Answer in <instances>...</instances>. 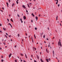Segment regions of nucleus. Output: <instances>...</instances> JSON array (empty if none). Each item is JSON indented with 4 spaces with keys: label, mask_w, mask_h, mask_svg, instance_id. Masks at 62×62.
Masks as SVG:
<instances>
[{
    "label": "nucleus",
    "mask_w": 62,
    "mask_h": 62,
    "mask_svg": "<svg viewBox=\"0 0 62 62\" xmlns=\"http://www.w3.org/2000/svg\"><path fill=\"white\" fill-rule=\"evenodd\" d=\"M58 2H56V5H57V4H58Z\"/></svg>",
    "instance_id": "obj_28"
},
{
    "label": "nucleus",
    "mask_w": 62,
    "mask_h": 62,
    "mask_svg": "<svg viewBox=\"0 0 62 62\" xmlns=\"http://www.w3.org/2000/svg\"><path fill=\"white\" fill-rule=\"evenodd\" d=\"M22 7L23 8H26V7H25V6L24 5H22Z\"/></svg>",
    "instance_id": "obj_2"
},
{
    "label": "nucleus",
    "mask_w": 62,
    "mask_h": 62,
    "mask_svg": "<svg viewBox=\"0 0 62 62\" xmlns=\"http://www.w3.org/2000/svg\"><path fill=\"white\" fill-rule=\"evenodd\" d=\"M15 62H17V60H15Z\"/></svg>",
    "instance_id": "obj_31"
},
{
    "label": "nucleus",
    "mask_w": 62,
    "mask_h": 62,
    "mask_svg": "<svg viewBox=\"0 0 62 62\" xmlns=\"http://www.w3.org/2000/svg\"><path fill=\"white\" fill-rule=\"evenodd\" d=\"M1 32V33H2V31L1 30L0 31V33Z\"/></svg>",
    "instance_id": "obj_36"
},
{
    "label": "nucleus",
    "mask_w": 62,
    "mask_h": 62,
    "mask_svg": "<svg viewBox=\"0 0 62 62\" xmlns=\"http://www.w3.org/2000/svg\"><path fill=\"white\" fill-rule=\"evenodd\" d=\"M20 21H21V23H23V21H22V18H20Z\"/></svg>",
    "instance_id": "obj_8"
},
{
    "label": "nucleus",
    "mask_w": 62,
    "mask_h": 62,
    "mask_svg": "<svg viewBox=\"0 0 62 62\" xmlns=\"http://www.w3.org/2000/svg\"><path fill=\"white\" fill-rule=\"evenodd\" d=\"M27 6H28V8H30V6H29V4H27Z\"/></svg>",
    "instance_id": "obj_13"
},
{
    "label": "nucleus",
    "mask_w": 62,
    "mask_h": 62,
    "mask_svg": "<svg viewBox=\"0 0 62 62\" xmlns=\"http://www.w3.org/2000/svg\"><path fill=\"white\" fill-rule=\"evenodd\" d=\"M49 61L51 60H50V58H49Z\"/></svg>",
    "instance_id": "obj_53"
},
{
    "label": "nucleus",
    "mask_w": 62,
    "mask_h": 62,
    "mask_svg": "<svg viewBox=\"0 0 62 62\" xmlns=\"http://www.w3.org/2000/svg\"><path fill=\"white\" fill-rule=\"evenodd\" d=\"M31 15H32L33 17H35V15L33 14V13H32L31 14Z\"/></svg>",
    "instance_id": "obj_7"
},
{
    "label": "nucleus",
    "mask_w": 62,
    "mask_h": 62,
    "mask_svg": "<svg viewBox=\"0 0 62 62\" xmlns=\"http://www.w3.org/2000/svg\"><path fill=\"white\" fill-rule=\"evenodd\" d=\"M35 30H37V28L35 27Z\"/></svg>",
    "instance_id": "obj_17"
},
{
    "label": "nucleus",
    "mask_w": 62,
    "mask_h": 62,
    "mask_svg": "<svg viewBox=\"0 0 62 62\" xmlns=\"http://www.w3.org/2000/svg\"><path fill=\"white\" fill-rule=\"evenodd\" d=\"M46 52H47V53H49V51H47H47H46Z\"/></svg>",
    "instance_id": "obj_27"
},
{
    "label": "nucleus",
    "mask_w": 62,
    "mask_h": 62,
    "mask_svg": "<svg viewBox=\"0 0 62 62\" xmlns=\"http://www.w3.org/2000/svg\"><path fill=\"white\" fill-rule=\"evenodd\" d=\"M60 6V4H58V7H59Z\"/></svg>",
    "instance_id": "obj_35"
},
{
    "label": "nucleus",
    "mask_w": 62,
    "mask_h": 62,
    "mask_svg": "<svg viewBox=\"0 0 62 62\" xmlns=\"http://www.w3.org/2000/svg\"><path fill=\"white\" fill-rule=\"evenodd\" d=\"M3 44L5 45H6V43H3Z\"/></svg>",
    "instance_id": "obj_42"
},
{
    "label": "nucleus",
    "mask_w": 62,
    "mask_h": 62,
    "mask_svg": "<svg viewBox=\"0 0 62 62\" xmlns=\"http://www.w3.org/2000/svg\"><path fill=\"white\" fill-rule=\"evenodd\" d=\"M40 60H41V62H44L42 60V59H40Z\"/></svg>",
    "instance_id": "obj_9"
},
{
    "label": "nucleus",
    "mask_w": 62,
    "mask_h": 62,
    "mask_svg": "<svg viewBox=\"0 0 62 62\" xmlns=\"http://www.w3.org/2000/svg\"><path fill=\"white\" fill-rule=\"evenodd\" d=\"M23 61L24 62H26V61H25V60H24Z\"/></svg>",
    "instance_id": "obj_47"
},
{
    "label": "nucleus",
    "mask_w": 62,
    "mask_h": 62,
    "mask_svg": "<svg viewBox=\"0 0 62 62\" xmlns=\"http://www.w3.org/2000/svg\"><path fill=\"white\" fill-rule=\"evenodd\" d=\"M56 1H57V2H58V0H56Z\"/></svg>",
    "instance_id": "obj_45"
},
{
    "label": "nucleus",
    "mask_w": 62,
    "mask_h": 62,
    "mask_svg": "<svg viewBox=\"0 0 62 62\" xmlns=\"http://www.w3.org/2000/svg\"><path fill=\"white\" fill-rule=\"evenodd\" d=\"M0 26H2V24H0Z\"/></svg>",
    "instance_id": "obj_32"
},
{
    "label": "nucleus",
    "mask_w": 62,
    "mask_h": 62,
    "mask_svg": "<svg viewBox=\"0 0 62 62\" xmlns=\"http://www.w3.org/2000/svg\"><path fill=\"white\" fill-rule=\"evenodd\" d=\"M54 51H53V56H54Z\"/></svg>",
    "instance_id": "obj_15"
},
{
    "label": "nucleus",
    "mask_w": 62,
    "mask_h": 62,
    "mask_svg": "<svg viewBox=\"0 0 62 62\" xmlns=\"http://www.w3.org/2000/svg\"><path fill=\"white\" fill-rule=\"evenodd\" d=\"M35 18L36 20V21H37V20H38V17H37V16H36L35 17Z\"/></svg>",
    "instance_id": "obj_6"
},
{
    "label": "nucleus",
    "mask_w": 62,
    "mask_h": 62,
    "mask_svg": "<svg viewBox=\"0 0 62 62\" xmlns=\"http://www.w3.org/2000/svg\"><path fill=\"white\" fill-rule=\"evenodd\" d=\"M46 39H47V40H48V39H48L47 38Z\"/></svg>",
    "instance_id": "obj_64"
},
{
    "label": "nucleus",
    "mask_w": 62,
    "mask_h": 62,
    "mask_svg": "<svg viewBox=\"0 0 62 62\" xmlns=\"http://www.w3.org/2000/svg\"><path fill=\"white\" fill-rule=\"evenodd\" d=\"M47 51V48L46 49V51Z\"/></svg>",
    "instance_id": "obj_63"
},
{
    "label": "nucleus",
    "mask_w": 62,
    "mask_h": 62,
    "mask_svg": "<svg viewBox=\"0 0 62 62\" xmlns=\"http://www.w3.org/2000/svg\"><path fill=\"white\" fill-rule=\"evenodd\" d=\"M47 29L48 30H49V27Z\"/></svg>",
    "instance_id": "obj_55"
},
{
    "label": "nucleus",
    "mask_w": 62,
    "mask_h": 62,
    "mask_svg": "<svg viewBox=\"0 0 62 62\" xmlns=\"http://www.w3.org/2000/svg\"><path fill=\"white\" fill-rule=\"evenodd\" d=\"M20 54L21 55H22V56H23V54H22L21 53Z\"/></svg>",
    "instance_id": "obj_18"
},
{
    "label": "nucleus",
    "mask_w": 62,
    "mask_h": 62,
    "mask_svg": "<svg viewBox=\"0 0 62 62\" xmlns=\"http://www.w3.org/2000/svg\"><path fill=\"white\" fill-rule=\"evenodd\" d=\"M25 55L26 58H27V57L26 55V54H25Z\"/></svg>",
    "instance_id": "obj_24"
},
{
    "label": "nucleus",
    "mask_w": 62,
    "mask_h": 62,
    "mask_svg": "<svg viewBox=\"0 0 62 62\" xmlns=\"http://www.w3.org/2000/svg\"><path fill=\"white\" fill-rule=\"evenodd\" d=\"M14 5H15V4L14 3H13L12 5V7H13V6H14Z\"/></svg>",
    "instance_id": "obj_10"
},
{
    "label": "nucleus",
    "mask_w": 62,
    "mask_h": 62,
    "mask_svg": "<svg viewBox=\"0 0 62 62\" xmlns=\"http://www.w3.org/2000/svg\"><path fill=\"white\" fill-rule=\"evenodd\" d=\"M59 44L60 46L61 47L62 46V45L61 44V41L60 40V39L59 40V42H58V45L59 46Z\"/></svg>",
    "instance_id": "obj_1"
},
{
    "label": "nucleus",
    "mask_w": 62,
    "mask_h": 62,
    "mask_svg": "<svg viewBox=\"0 0 62 62\" xmlns=\"http://www.w3.org/2000/svg\"><path fill=\"white\" fill-rule=\"evenodd\" d=\"M34 38H36V36H35V35L34 34Z\"/></svg>",
    "instance_id": "obj_33"
},
{
    "label": "nucleus",
    "mask_w": 62,
    "mask_h": 62,
    "mask_svg": "<svg viewBox=\"0 0 62 62\" xmlns=\"http://www.w3.org/2000/svg\"><path fill=\"white\" fill-rule=\"evenodd\" d=\"M8 25H10V24H11L10 23H9L8 24Z\"/></svg>",
    "instance_id": "obj_44"
},
{
    "label": "nucleus",
    "mask_w": 62,
    "mask_h": 62,
    "mask_svg": "<svg viewBox=\"0 0 62 62\" xmlns=\"http://www.w3.org/2000/svg\"><path fill=\"white\" fill-rule=\"evenodd\" d=\"M40 54H41L42 53H41V52H40Z\"/></svg>",
    "instance_id": "obj_52"
},
{
    "label": "nucleus",
    "mask_w": 62,
    "mask_h": 62,
    "mask_svg": "<svg viewBox=\"0 0 62 62\" xmlns=\"http://www.w3.org/2000/svg\"><path fill=\"white\" fill-rule=\"evenodd\" d=\"M0 10L1 11V12H3V11H2V10Z\"/></svg>",
    "instance_id": "obj_48"
},
{
    "label": "nucleus",
    "mask_w": 62,
    "mask_h": 62,
    "mask_svg": "<svg viewBox=\"0 0 62 62\" xmlns=\"http://www.w3.org/2000/svg\"><path fill=\"white\" fill-rule=\"evenodd\" d=\"M8 25H10V24H11L10 23H9L8 24Z\"/></svg>",
    "instance_id": "obj_43"
},
{
    "label": "nucleus",
    "mask_w": 62,
    "mask_h": 62,
    "mask_svg": "<svg viewBox=\"0 0 62 62\" xmlns=\"http://www.w3.org/2000/svg\"><path fill=\"white\" fill-rule=\"evenodd\" d=\"M60 24L61 26H62L61 24V23H60Z\"/></svg>",
    "instance_id": "obj_57"
},
{
    "label": "nucleus",
    "mask_w": 62,
    "mask_h": 62,
    "mask_svg": "<svg viewBox=\"0 0 62 62\" xmlns=\"http://www.w3.org/2000/svg\"><path fill=\"white\" fill-rule=\"evenodd\" d=\"M1 58H3V55H2L1 56Z\"/></svg>",
    "instance_id": "obj_41"
},
{
    "label": "nucleus",
    "mask_w": 62,
    "mask_h": 62,
    "mask_svg": "<svg viewBox=\"0 0 62 62\" xmlns=\"http://www.w3.org/2000/svg\"><path fill=\"white\" fill-rule=\"evenodd\" d=\"M5 36L6 37V38L7 39H8V37H7V36L6 35H5Z\"/></svg>",
    "instance_id": "obj_16"
},
{
    "label": "nucleus",
    "mask_w": 62,
    "mask_h": 62,
    "mask_svg": "<svg viewBox=\"0 0 62 62\" xmlns=\"http://www.w3.org/2000/svg\"><path fill=\"white\" fill-rule=\"evenodd\" d=\"M26 11L27 13H28V11L27 10H26Z\"/></svg>",
    "instance_id": "obj_30"
},
{
    "label": "nucleus",
    "mask_w": 62,
    "mask_h": 62,
    "mask_svg": "<svg viewBox=\"0 0 62 62\" xmlns=\"http://www.w3.org/2000/svg\"><path fill=\"white\" fill-rule=\"evenodd\" d=\"M10 16H11V15H9V17Z\"/></svg>",
    "instance_id": "obj_54"
},
{
    "label": "nucleus",
    "mask_w": 62,
    "mask_h": 62,
    "mask_svg": "<svg viewBox=\"0 0 62 62\" xmlns=\"http://www.w3.org/2000/svg\"><path fill=\"white\" fill-rule=\"evenodd\" d=\"M16 2L17 4H18V3H19V2H18L17 1H16Z\"/></svg>",
    "instance_id": "obj_20"
},
{
    "label": "nucleus",
    "mask_w": 62,
    "mask_h": 62,
    "mask_svg": "<svg viewBox=\"0 0 62 62\" xmlns=\"http://www.w3.org/2000/svg\"><path fill=\"white\" fill-rule=\"evenodd\" d=\"M17 36L18 37L20 36V34H18L17 35Z\"/></svg>",
    "instance_id": "obj_19"
},
{
    "label": "nucleus",
    "mask_w": 62,
    "mask_h": 62,
    "mask_svg": "<svg viewBox=\"0 0 62 62\" xmlns=\"http://www.w3.org/2000/svg\"><path fill=\"white\" fill-rule=\"evenodd\" d=\"M23 18L24 19V20H25L26 19V17H25V16H23Z\"/></svg>",
    "instance_id": "obj_4"
},
{
    "label": "nucleus",
    "mask_w": 62,
    "mask_h": 62,
    "mask_svg": "<svg viewBox=\"0 0 62 62\" xmlns=\"http://www.w3.org/2000/svg\"><path fill=\"white\" fill-rule=\"evenodd\" d=\"M0 49H1V50H2V48H1V47H0Z\"/></svg>",
    "instance_id": "obj_62"
},
{
    "label": "nucleus",
    "mask_w": 62,
    "mask_h": 62,
    "mask_svg": "<svg viewBox=\"0 0 62 62\" xmlns=\"http://www.w3.org/2000/svg\"><path fill=\"white\" fill-rule=\"evenodd\" d=\"M32 4V3H29V5H30V4Z\"/></svg>",
    "instance_id": "obj_40"
},
{
    "label": "nucleus",
    "mask_w": 62,
    "mask_h": 62,
    "mask_svg": "<svg viewBox=\"0 0 62 62\" xmlns=\"http://www.w3.org/2000/svg\"><path fill=\"white\" fill-rule=\"evenodd\" d=\"M2 9H4V8L3 7H2Z\"/></svg>",
    "instance_id": "obj_38"
},
{
    "label": "nucleus",
    "mask_w": 62,
    "mask_h": 62,
    "mask_svg": "<svg viewBox=\"0 0 62 62\" xmlns=\"http://www.w3.org/2000/svg\"><path fill=\"white\" fill-rule=\"evenodd\" d=\"M11 22H13V20H12V18H11Z\"/></svg>",
    "instance_id": "obj_12"
},
{
    "label": "nucleus",
    "mask_w": 62,
    "mask_h": 62,
    "mask_svg": "<svg viewBox=\"0 0 62 62\" xmlns=\"http://www.w3.org/2000/svg\"><path fill=\"white\" fill-rule=\"evenodd\" d=\"M34 50H36V48H34Z\"/></svg>",
    "instance_id": "obj_56"
},
{
    "label": "nucleus",
    "mask_w": 62,
    "mask_h": 62,
    "mask_svg": "<svg viewBox=\"0 0 62 62\" xmlns=\"http://www.w3.org/2000/svg\"><path fill=\"white\" fill-rule=\"evenodd\" d=\"M31 23H33V20H32L31 21Z\"/></svg>",
    "instance_id": "obj_39"
},
{
    "label": "nucleus",
    "mask_w": 62,
    "mask_h": 62,
    "mask_svg": "<svg viewBox=\"0 0 62 62\" xmlns=\"http://www.w3.org/2000/svg\"><path fill=\"white\" fill-rule=\"evenodd\" d=\"M34 62H37V61H36V60H34Z\"/></svg>",
    "instance_id": "obj_34"
},
{
    "label": "nucleus",
    "mask_w": 62,
    "mask_h": 62,
    "mask_svg": "<svg viewBox=\"0 0 62 62\" xmlns=\"http://www.w3.org/2000/svg\"><path fill=\"white\" fill-rule=\"evenodd\" d=\"M17 16L18 17H20V15H18V14H17Z\"/></svg>",
    "instance_id": "obj_22"
},
{
    "label": "nucleus",
    "mask_w": 62,
    "mask_h": 62,
    "mask_svg": "<svg viewBox=\"0 0 62 62\" xmlns=\"http://www.w3.org/2000/svg\"><path fill=\"white\" fill-rule=\"evenodd\" d=\"M55 32H57V31L56 30H55Z\"/></svg>",
    "instance_id": "obj_60"
},
{
    "label": "nucleus",
    "mask_w": 62,
    "mask_h": 62,
    "mask_svg": "<svg viewBox=\"0 0 62 62\" xmlns=\"http://www.w3.org/2000/svg\"><path fill=\"white\" fill-rule=\"evenodd\" d=\"M4 61V60H3V59H2L1 60V62H3Z\"/></svg>",
    "instance_id": "obj_21"
},
{
    "label": "nucleus",
    "mask_w": 62,
    "mask_h": 62,
    "mask_svg": "<svg viewBox=\"0 0 62 62\" xmlns=\"http://www.w3.org/2000/svg\"><path fill=\"white\" fill-rule=\"evenodd\" d=\"M40 15H39V17H40Z\"/></svg>",
    "instance_id": "obj_61"
},
{
    "label": "nucleus",
    "mask_w": 62,
    "mask_h": 62,
    "mask_svg": "<svg viewBox=\"0 0 62 62\" xmlns=\"http://www.w3.org/2000/svg\"><path fill=\"white\" fill-rule=\"evenodd\" d=\"M6 4L7 5V7H8V2L6 3Z\"/></svg>",
    "instance_id": "obj_5"
},
{
    "label": "nucleus",
    "mask_w": 62,
    "mask_h": 62,
    "mask_svg": "<svg viewBox=\"0 0 62 62\" xmlns=\"http://www.w3.org/2000/svg\"><path fill=\"white\" fill-rule=\"evenodd\" d=\"M8 37H9L10 38V37H11V36H8Z\"/></svg>",
    "instance_id": "obj_46"
},
{
    "label": "nucleus",
    "mask_w": 62,
    "mask_h": 62,
    "mask_svg": "<svg viewBox=\"0 0 62 62\" xmlns=\"http://www.w3.org/2000/svg\"><path fill=\"white\" fill-rule=\"evenodd\" d=\"M37 56L38 59H39V56L38 55H37Z\"/></svg>",
    "instance_id": "obj_14"
},
{
    "label": "nucleus",
    "mask_w": 62,
    "mask_h": 62,
    "mask_svg": "<svg viewBox=\"0 0 62 62\" xmlns=\"http://www.w3.org/2000/svg\"><path fill=\"white\" fill-rule=\"evenodd\" d=\"M3 29L4 30H6V28H3Z\"/></svg>",
    "instance_id": "obj_11"
},
{
    "label": "nucleus",
    "mask_w": 62,
    "mask_h": 62,
    "mask_svg": "<svg viewBox=\"0 0 62 62\" xmlns=\"http://www.w3.org/2000/svg\"><path fill=\"white\" fill-rule=\"evenodd\" d=\"M11 55H12V54L11 53L9 55V58L11 56Z\"/></svg>",
    "instance_id": "obj_3"
},
{
    "label": "nucleus",
    "mask_w": 62,
    "mask_h": 62,
    "mask_svg": "<svg viewBox=\"0 0 62 62\" xmlns=\"http://www.w3.org/2000/svg\"><path fill=\"white\" fill-rule=\"evenodd\" d=\"M25 34H26V36H27V33H25Z\"/></svg>",
    "instance_id": "obj_59"
},
{
    "label": "nucleus",
    "mask_w": 62,
    "mask_h": 62,
    "mask_svg": "<svg viewBox=\"0 0 62 62\" xmlns=\"http://www.w3.org/2000/svg\"><path fill=\"white\" fill-rule=\"evenodd\" d=\"M11 41H12V39H11Z\"/></svg>",
    "instance_id": "obj_51"
},
{
    "label": "nucleus",
    "mask_w": 62,
    "mask_h": 62,
    "mask_svg": "<svg viewBox=\"0 0 62 62\" xmlns=\"http://www.w3.org/2000/svg\"><path fill=\"white\" fill-rule=\"evenodd\" d=\"M45 35H44L43 36V38H45Z\"/></svg>",
    "instance_id": "obj_29"
},
{
    "label": "nucleus",
    "mask_w": 62,
    "mask_h": 62,
    "mask_svg": "<svg viewBox=\"0 0 62 62\" xmlns=\"http://www.w3.org/2000/svg\"><path fill=\"white\" fill-rule=\"evenodd\" d=\"M8 1H9V3H10V0H8Z\"/></svg>",
    "instance_id": "obj_23"
},
{
    "label": "nucleus",
    "mask_w": 62,
    "mask_h": 62,
    "mask_svg": "<svg viewBox=\"0 0 62 62\" xmlns=\"http://www.w3.org/2000/svg\"><path fill=\"white\" fill-rule=\"evenodd\" d=\"M15 48H16V46H15Z\"/></svg>",
    "instance_id": "obj_49"
},
{
    "label": "nucleus",
    "mask_w": 62,
    "mask_h": 62,
    "mask_svg": "<svg viewBox=\"0 0 62 62\" xmlns=\"http://www.w3.org/2000/svg\"><path fill=\"white\" fill-rule=\"evenodd\" d=\"M40 34H41L40 36H41H41H42V33H40Z\"/></svg>",
    "instance_id": "obj_25"
},
{
    "label": "nucleus",
    "mask_w": 62,
    "mask_h": 62,
    "mask_svg": "<svg viewBox=\"0 0 62 62\" xmlns=\"http://www.w3.org/2000/svg\"><path fill=\"white\" fill-rule=\"evenodd\" d=\"M54 39V37L52 38V39Z\"/></svg>",
    "instance_id": "obj_58"
},
{
    "label": "nucleus",
    "mask_w": 62,
    "mask_h": 62,
    "mask_svg": "<svg viewBox=\"0 0 62 62\" xmlns=\"http://www.w3.org/2000/svg\"><path fill=\"white\" fill-rule=\"evenodd\" d=\"M18 58L19 59H20V58H19V57H18V56H17Z\"/></svg>",
    "instance_id": "obj_50"
},
{
    "label": "nucleus",
    "mask_w": 62,
    "mask_h": 62,
    "mask_svg": "<svg viewBox=\"0 0 62 62\" xmlns=\"http://www.w3.org/2000/svg\"><path fill=\"white\" fill-rule=\"evenodd\" d=\"M7 20L8 21V22H9V20H8V19H7Z\"/></svg>",
    "instance_id": "obj_37"
},
{
    "label": "nucleus",
    "mask_w": 62,
    "mask_h": 62,
    "mask_svg": "<svg viewBox=\"0 0 62 62\" xmlns=\"http://www.w3.org/2000/svg\"><path fill=\"white\" fill-rule=\"evenodd\" d=\"M6 35H7V36H8V33H6Z\"/></svg>",
    "instance_id": "obj_26"
}]
</instances>
